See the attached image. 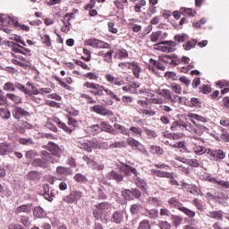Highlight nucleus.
Listing matches in <instances>:
<instances>
[{
	"instance_id": "nucleus-1",
	"label": "nucleus",
	"mask_w": 229,
	"mask_h": 229,
	"mask_svg": "<svg viewBox=\"0 0 229 229\" xmlns=\"http://www.w3.org/2000/svg\"><path fill=\"white\" fill-rule=\"evenodd\" d=\"M191 123L189 122H183L182 120L174 121L172 123V125L170 127L171 131H183L185 130L186 131H189L192 136V139L194 140H199L200 142H203V139H201V135L204 133H208V128L203 124L196 123L194 120H191Z\"/></svg>"
},
{
	"instance_id": "nucleus-2",
	"label": "nucleus",
	"mask_w": 229,
	"mask_h": 229,
	"mask_svg": "<svg viewBox=\"0 0 229 229\" xmlns=\"http://www.w3.org/2000/svg\"><path fill=\"white\" fill-rule=\"evenodd\" d=\"M83 87L85 89H89L90 94H93V96H98V98H103L105 96V93L111 98V99H114V101H121V98H118L112 89H108V88H106L103 85H100L99 83L96 82H90V81H86L83 83ZM104 91V92H103Z\"/></svg>"
},
{
	"instance_id": "nucleus-3",
	"label": "nucleus",
	"mask_w": 229,
	"mask_h": 229,
	"mask_svg": "<svg viewBox=\"0 0 229 229\" xmlns=\"http://www.w3.org/2000/svg\"><path fill=\"white\" fill-rule=\"evenodd\" d=\"M42 158H35L31 162L33 167H40L41 169H47L49 167V162L51 164H57L58 159L53 158V155L46 150L41 151Z\"/></svg>"
},
{
	"instance_id": "nucleus-4",
	"label": "nucleus",
	"mask_w": 229,
	"mask_h": 229,
	"mask_svg": "<svg viewBox=\"0 0 229 229\" xmlns=\"http://www.w3.org/2000/svg\"><path fill=\"white\" fill-rule=\"evenodd\" d=\"M168 207L170 208H176L177 210H180V212H182V214H185V216L191 219H192V217H196V212L183 207V204L180 202V199L175 197H172L168 199Z\"/></svg>"
},
{
	"instance_id": "nucleus-5",
	"label": "nucleus",
	"mask_w": 229,
	"mask_h": 229,
	"mask_svg": "<svg viewBox=\"0 0 229 229\" xmlns=\"http://www.w3.org/2000/svg\"><path fill=\"white\" fill-rule=\"evenodd\" d=\"M67 119H68L67 123L60 121V119L58 118L55 120V123L58 128H61V130H63L65 133H68V135H71V133H72V131H74L76 128H78L80 123H78V120H76V118H73L71 116L68 117Z\"/></svg>"
},
{
	"instance_id": "nucleus-6",
	"label": "nucleus",
	"mask_w": 229,
	"mask_h": 229,
	"mask_svg": "<svg viewBox=\"0 0 229 229\" xmlns=\"http://www.w3.org/2000/svg\"><path fill=\"white\" fill-rule=\"evenodd\" d=\"M176 42L174 41H161L154 45V49L162 51L163 53H174L176 51Z\"/></svg>"
},
{
	"instance_id": "nucleus-7",
	"label": "nucleus",
	"mask_w": 229,
	"mask_h": 229,
	"mask_svg": "<svg viewBox=\"0 0 229 229\" xmlns=\"http://www.w3.org/2000/svg\"><path fill=\"white\" fill-rule=\"evenodd\" d=\"M77 147L88 153H92V149L99 148V145L97 141L88 140H81L77 141Z\"/></svg>"
},
{
	"instance_id": "nucleus-8",
	"label": "nucleus",
	"mask_w": 229,
	"mask_h": 229,
	"mask_svg": "<svg viewBox=\"0 0 229 229\" xmlns=\"http://www.w3.org/2000/svg\"><path fill=\"white\" fill-rule=\"evenodd\" d=\"M82 198L83 193L79 190H74L72 191L69 195L64 196L63 200L68 205H72V203H78Z\"/></svg>"
},
{
	"instance_id": "nucleus-9",
	"label": "nucleus",
	"mask_w": 229,
	"mask_h": 229,
	"mask_svg": "<svg viewBox=\"0 0 229 229\" xmlns=\"http://www.w3.org/2000/svg\"><path fill=\"white\" fill-rule=\"evenodd\" d=\"M110 203L108 202H101L95 205L96 209L93 210V217L97 220L101 219L105 214V210H110Z\"/></svg>"
},
{
	"instance_id": "nucleus-10",
	"label": "nucleus",
	"mask_w": 229,
	"mask_h": 229,
	"mask_svg": "<svg viewBox=\"0 0 229 229\" xmlns=\"http://www.w3.org/2000/svg\"><path fill=\"white\" fill-rule=\"evenodd\" d=\"M105 80L109 85H112V87H123L126 83L124 80L120 77H115L112 73H106L105 75Z\"/></svg>"
},
{
	"instance_id": "nucleus-11",
	"label": "nucleus",
	"mask_w": 229,
	"mask_h": 229,
	"mask_svg": "<svg viewBox=\"0 0 229 229\" xmlns=\"http://www.w3.org/2000/svg\"><path fill=\"white\" fill-rule=\"evenodd\" d=\"M47 150L50 151L49 155H52V158H55L54 157H56L55 160L60 161V157H62V148L58 147L55 142H48L47 144Z\"/></svg>"
},
{
	"instance_id": "nucleus-12",
	"label": "nucleus",
	"mask_w": 229,
	"mask_h": 229,
	"mask_svg": "<svg viewBox=\"0 0 229 229\" xmlns=\"http://www.w3.org/2000/svg\"><path fill=\"white\" fill-rule=\"evenodd\" d=\"M91 112L98 114V115H104L107 117H112L114 115V111L103 106L102 105H95L91 107Z\"/></svg>"
},
{
	"instance_id": "nucleus-13",
	"label": "nucleus",
	"mask_w": 229,
	"mask_h": 229,
	"mask_svg": "<svg viewBox=\"0 0 229 229\" xmlns=\"http://www.w3.org/2000/svg\"><path fill=\"white\" fill-rule=\"evenodd\" d=\"M13 117L17 119V121H21L22 117H30L31 114H30L29 111L24 110V108L15 106L14 108L12 111Z\"/></svg>"
},
{
	"instance_id": "nucleus-14",
	"label": "nucleus",
	"mask_w": 229,
	"mask_h": 229,
	"mask_svg": "<svg viewBox=\"0 0 229 229\" xmlns=\"http://www.w3.org/2000/svg\"><path fill=\"white\" fill-rule=\"evenodd\" d=\"M126 143L131 149L134 151H140V153H144V145L140 143L139 140H135L133 137H129L126 140Z\"/></svg>"
},
{
	"instance_id": "nucleus-15",
	"label": "nucleus",
	"mask_w": 229,
	"mask_h": 229,
	"mask_svg": "<svg viewBox=\"0 0 229 229\" xmlns=\"http://www.w3.org/2000/svg\"><path fill=\"white\" fill-rule=\"evenodd\" d=\"M209 157L215 162H221L226 158V152L223 149L209 150Z\"/></svg>"
},
{
	"instance_id": "nucleus-16",
	"label": "nucleus",
	"mask_w": 229,
	"mask_h": 229,
	"mask_svg": "<svg viewBox=\"0 0 229 229\" xmlns=\"http://www.w3.org/2000/svg\"><path fill=\"white\" fill-rule=\"evenodd\" d=\"M120 171H122L125 176H131V174H134L135 178L139 176V172L135 169V167H132L130 165L123 164V165L120 166Z\"/></svg>"
},
{
	"instance_id": "nucleus-17",
	"label": "nucleus",
	"mask_w": 229,
	"mask_h": 229,
	"mask_svg": "<svg viewBox=\"0 0 229 229\" xmlns=\"http://www.w3.org/2000/svg\"><path fill=\"white\" fill-rule=\"evenodd\" d=\"M10 153H13V144L6 141L0 143V155L4 157Z\"/></svg>"
},
{
	"instance_id": "nucleus-18",
	"label": "nucleus",
	"mask_w": 229,
	"mask_h": 229,
	"mask_svg": "<svg viewBox=\"0 0 229 229\" xmlns=\"http://www.w3.org/2000/svg\"><path fill=\"white\" fill-rule=\"evenodd\" d=\"M157 94L161 96V98H164L165 101H168V103H176L174 98H173V93L167 89H158Z\"/></svg>"
},
{
	"instance_id": "nucleus-19",
	"label": "nucleus",
	"mask_w": 229,
	"mask_h": 229,
	"mask_svg": "<svg viewBox=\"0 0 229 229\" xmlns=\"http://www.w3.org/2000/svg\"><path fill=\"white\" fill-rule=\"evenodd\" d=\"M33 210V204L28 203V204H22L20 207H17L14 210V214H30V212Z\"/></svg>"
},
{
	"instance_id": "nucleus-20",
	"label": "nucleus",
	"mask_w": 229,
	"mask_h": 229,
	"mask_svg": "<svg viewBox=\"0 0 229 229\" xmlns=\"http://www.w3.org/2000/svg\"><path fill=\"white\" fill-rule=\"evenodd\" d=\"M106 178L107 180H114L117 183H121L124 180V175L115 170H112L106 174Z\"/></svg>"
},
{
	"instance_id": "nucleus-21",
	"label": "nucleus",
	"mask_w": 229,
	"mask_h": 229,
	"mask_svg": "<svg viewBox=\"0 0 229 229\" xmlns=\"http://www.w3.org/2000/svg\"><path fill=\"white\" fill-rule=\"evenodd\" d=\"M124 221V214L121 210L114 211L111 216V223L114 225H121Z\"/></svg>"
},
{
	"instance_id": "nucleus-22",
	"label": "nucleus",
	"mask_w": 229,
	"mask_h": 229,
	"mask_svg": "<svg viewBox=\"0 0 229 229\" xmlns=\"http://www.w3.org/2000/svg\"><path fill=\"white\" fill-rule=\"evenodd\" d=\"M100 131H106V133H111V135H117V131H115V129L112 127L108 123L106 122H100Z\"/></svg>"
},
{
	"instance_id": "nucleus-23",
	"label": "nucleus",
	"mask_w": 229,
	"mask_h": 229,
	"mask_svg": "<svg viewBox=\"0 0 229 229\" xmlns=\"http://www.w3.org/2000/svg\"><path fill=\"white\" fill-rule=\"evenodd\" d=\"M130 70L132 71L133 76H135V78H140V72H142V68H140L139 63L135 61L131 62Z\"/></svg>"
},
{
	"instance_id": "nucleus-24",
	"label": "nucleus",
	"mask_w": 229,
	"mask_h": 229,
	"mask_svg": "<svg viewBox=\"0 0 229 229\" xmlns=\"http://www.w3.org/2000/svg\"><path fill=\"white\" fill-rule=\"evenodd\" d=\"M57 174L61 176H71L74 173L72 172V169L71 167H65V166H57L56 171Z\"/></svg>"
},
{
	"instance_id": "nucleus-25",
	"label": "nucleus",
	"mask_w": 229,
	"mask_h": 229,
	"mask_svg": "<svg viewBox=\"0 0 229 229\" xmlns=\"http://www.w3.org/2000/svg\"><path fill=\"white\" fill-rule=\"evenodd\" d=\"M165 38V33L161 30H157L156 32H152L150 35V42H158V40H164Z\"/></svg>"
},
{
	"instance_id": "nucleus-26",
	"label": "nucleus",
	"mask_w": 229,
	"mask_h": 229,
	"mask_svg": "<svg viewBox=\"0 0 229 229\" xmlns=\"http://www.w3.org/2000/svg\"><path fill=\"white\" fill-rule=\"evenodd\" d=\"M135 185H137L140 191H142L143 192H146V191H148V183L146 182V181L140 177H136L135 181H134Z\"/></svg>"
},
{
	"instance_id": "nucleus-27",
	"label": "nucleus",
	"mask_w": 229,
	"mask_h": 229,
	"mask_svg": "<svg viewBox=\"0 0 229 229\" xmlns=\"http://www.w3.org/2000/svg\"><path fill=\"white\" fill-rule=\"evenodd\" d=\"M151 173L154 176H157V178H167L171 177V173L170 172H165L162 170H157V169H152Z\"/></svg>"
},
{
	"instance_id": "nucleus-28",
	"label": "nucleus",
	"mask_w": 229,
	"mask_h": 229,
	"mask_svg": "<svg viewBox=\"0 0 229 229\" xmlns=\"http://www.w3.org/2000/svg\"><path fill=\"white\" fill-rule=\"evenodd\" d=\"M128 50L124 48L118 49L114 53V58H118V60H124L125 58H128Z\"/></svg>"
},
{
	"instance_id": "nucleus-29",
	"label": "nucleus",
	"mask_w": 229,
	"mask_h": 229,
	"mask_svg": "<svg viewBox=\"0 0 229 229\" xmlns=\"http://www.w3.org/2000/svg\"><path fill=\"white\" fill-rule=\"evenodd\" d=\"M166 146H170V148H176L177 149H186L187 146H185V141H178L176 143H171L169 140L165 141Z\"/></svg>"
},
{
	"instance_id": "nucleus-30",
	"label": "nucleus",
	"mask_w": 229,
	"mask_h": 229,
	"mask_svg": "<svg viewBox=\"0 0 229 229\" xmlns=\"http://www.w3.org/2000/svg\"><path fill=\"white\" fill-rule=\"evenodd\" d=\"M188 119H191V122L192 121H200V123H207V118L194 113H188L187 114Z\"/></svg>"
},
{
	"instance_id": "nucleus-31",
	"label": "nucleus",
	"mask_w": 229,
	"mask_h": 229,
	"mask_svg": "<svg viewBox=\"0 0 229 229\" xmlns=\"http://www.w3.org/2000/svg\"><path fill=\"white\" fill-rule=\"evenodd\" d=\"M19 47H21V49H23V51H26V53H31V50L30 49V48H26V47H22V46H20L19 44H17V43H14L13 44V49H12V51L13 52V53H21V55H26V53H24L22 50H21V48H19Z\"/></svg>"
},
{
	"instance_id": "nucleus-32",
	"label": "nucleus",
	"mask_w": 229,
	"mask_h": 229,
	"mask_svg": "<svg viewBox=\"0 0 229 229\" xmlns=\"http://www.w3.org/2000/svg\"><path fill=\"white\" fill-rule=\"evenodd\" d=\"M6 98H8V99L13 101V103H14L15 105L22 104V98L20 96L15 95L13 93H7Z\"/></svg>"
},
{
	"instance_id": "nucleus-33",
	"label": "nucleus",
	"mask_w": 229,
	"mask_h": 229,
	"mask_svg": "<svg viewBox=\"0 0 229 229\" xmlns=\"http://www.w3.org/2000/svg\"><path fill=\"white\" fill-rule=\"evenodd\" d=\"M196 44H198V40L190 39L182 45L183 50L184 51H191V49H194V47H196Z\"/></svg>"
},
{
	"instance_id": "nucleus-34",
	"label": "nucleus",
	"mask_w": 229,
	"mask_h": 229,
	"mask_svg": "<svg viewBox=\"0 0 229 229\" xmlns=\"http://www.w3.org/2000/svg\"><path fill=\"white\" fill-rule=\"evenodd\" d=\"M111 47L110 44L99 39H97L95 43V49H111Z\"/></svg>"
},
{
	"instance_id": "nucleus-35",
	"label": "nucleus",
	"mask_w": 229,
	"mask_h": 229,
	"mask_svg": "<svg viewBox=\"0 0 229 229\" xmlns=\"http://www.w3.org/2000/svg\"><path fill=\"white\" fill-rule=\"evenodd\" d=\"M144 208H142V205L136 203V204H132L130 208V212L132 216H137V214H139V212H142Z\"/></svg>"
},
{
	"instance_id": "nucleus-36",
	"label": "nucleus",
	"mask_w": 229,
	"mask_h": 229,
	"mask_svg": "<svg viewBox=\"0 0 229 229\" xmlns=\"http://www.w3.org/2000/svg\"><path fill=\"white\" fill-rule=\"evenodd\" d=\"M7 24H13V26H20L21 30L23 31H30V26L28 25H19V22L17 21L13 20V18H7Z\"/></svg>"
},
{
	"instance_id": "nucleus-37",
	"label": "nucleus",
	"mask_w": 229,
	"mask_h": 229,
	"mask_svg": "<svg viewBox=\"0 0 229 229\" xmlns=\"http://www.w3.org/2000/svg\"><path fill=\"white\" fill-rule=\"evenodd\" d=\"M33 216L37 217V219H42V217H46V213L41 207H36L33 211Z\"/></svg>"
},
{
	"instance_id": "nucleus-38",
	"label": "nucleus",
	"mask_w": 229,
	"mask_h": 229,
	"mask_svg": "<svg viewBox=\"0 0 229 229\" xmlns=\"http://www.w3.org/2000/svg\"><path fill=\"white\" fill-rule=\"evenodd\" d=\"M181 12L182 15H185L186 17H194L196 15V10L192 8H181Z\"/></svg>"
},
{
	"instance_id": "nucleus-39",
	"label": "nucleus",
	"mask_w": 229,
	"mask_h": 229,
	"mask_svg": "<svg viewBox=\"0 0 229 229\" xmlns=\"http://www.w3.org/2000/svg\"><path fill=\"white\" fill-rule=\"evenodd\" d=\"M65 21L62 20V22L64 23V26H68V28H71V21L74 19V13H67L64 15Z\"/></svg>"
},
{
	"instance_id": "nucleus-40",
	"label": "nucleus",
	"mask_w": 229,
	"mask_h": 229,
	"mask_svg": "<svg viewBox=\"0 0 229 229\" xmlns=\"http://www.w3.org/2000/svg\"><path fill=\"white\" fill-rule=\"evenodd\" d=\"M209 217L211 219H217V221H223V211L209 212Z\"/></svg>"
},
{
	"instance_id": "nucleus-41",
	"label": "nucleus",
	"mask_w": 229,
	"mask_h": 229,
	"mask_svg": "<svg viewBox=\"0 0 229 229\" xmlns=\"http://www.w3.org/2000/svg\"><path fill=\"white\" fill-rule=\"evenodd\" d=\"M0 117H2V119H10V117H12V113L6 107H0Z\"/></svg>"
},
{
	"instance_id": "nucleus-42",
	"label": "nucleus",
	"mask_w": 229,
	"mask_h": 229,
	"mask_svg": "<svg viewBox=\"0 0 229 229\" xmlns=\"http://www.w3.org/2000/svg\"><path fill=\"white\" fill-rule=\"evenodd\" d=\"M114 128L116 130H119L120 133H122V135H127L128 137H130V131L128 130V128H126L119 123H114Z\"/></svg>"
},
{
	"instance_id": "nucleus-43",
	"label": "nucleus",
	"mask_w": 229,
	"mask_h": 229,
	"mask_svg": "<svg viewBox=\"0 0 229 229\" xmlns=\"http://www.w3.org/2000/svg\"><path fill=\"white\" fill-rule=\"evenodd\" d=\"M67 114L65 115L66 119H69V117H78L80 115V111L72 109V108H67L66 109Z\"/></svg>"
},
{
	"instance_id": "nucleus-44",
	"label": "nucleus",
	"mask_w": 229,
	"mask_h": 229,
	"mask_svg": "<svg viewBox=\"0 0 229 229\" xmlns=\"http://www.w3.org/2000/svg\"><path fill=\"white\" fill-rule=\"evenodd\" d=\"M122 196L126 201H133V197L131 194V190H123L122 191Z\"/></svg>"
},
{
	"instance_id": "nucleus-45",
	"label": "nucleus",
	"mask_w": 229,
	"mask_h": 229,
	"mask_svg": "<svg viewBox=\"0 0 229 229\" xmlns=\"http://www.w3.org/2000/svg\"><path fill=\"white\" fill-rule=\"evenodd\" d=\"M149 64L151 65H154V67H157L159 71H165V66L162 64V63L155 60V59H149Z\"/></svg>"
},
{
	"instance_id": "nucleus-46",
	"label": "nucleus",
	"mask_w": 229,
	"mask_h": 229,
	"mask_svg": "<svg viewBox=\"0 0 229 229\" xmlns=\"http://www.w3.org/2000/svg\"><path fill=\"white\" fill-rule=\"evenodd\" d=\"M175 228H178V226H180V225L182 223L183 218L180 216H176V215H172L171 217Z\"/></svg>"
},
{
	"instance_id": "nucleus-47",
	"label": "nucleus",
	"mask_w": 229,
	"mask_h": 229,
	"mask_svg": "<svg viewBox=\"0 0 229 229\" xmlns=\"http://www.w3.org/2000/svg\"><path fill=\"white\" fill-rule=\"evenodd\" d=\"M150 153H153L154 155H164V148L159 146L152 145L150 147Z\"/></svg>"
},
{
	"instance_id": "nucleus-48",
	"label": "nucleus",
	"mask_w": 229,
	"mask_h": 229,
	"mask_svg": "<svg viewBox=\"0 0 229 229\" xmlns=\"http://www.w3.org/2000/svg\"><path fill=\"white\" fill-rule=\"evenodd\" d=\"M73 180L77 182V183H85V182H88L87 176L81 174H76L73 177Z\"/></svg>"
},
{
	"instance_id": "nucleus-49",
	"label": "nucleus",
	"mask_w": 229,
	"mask_h": 229,
	"mask_svg": "<svg viewBox=\"0 0 229 229\" xmlns=\"http://www.w3.org/2000/svg\"><path fill=\"white\" fill-rule=\"evenodd\" d=\"M113 55H114V49H110L109 51L105 53L103 60L106 64H112V56H113Z\"/></svg>"
},
{
	"instance_id": "nucleus-50",
	"label": "nucleus",
	"mask_w": 229,
	"mask_h": 229,
	"mask_svg": "<svg viewBox=\"0 0 229 229\" xmlns=\"http://www.w3.org/2000/svg\"><path fill=\"white\" fill-rule=\"evenodd\" d=\"M165 80H172L173 81H177L178 75L174 72H165Z\"/></svg>"
},
{
	"instance_id": "nucleus-51",
	"label": "nucleus",
	"mask_w": 229,
	"mask_h": 229,
	"mask_svg": "<svg viewBox=\"0 0 229 229\" xmlns=\"http://www.w3.org/2000/svg\"><path fill=\"white\" fill-rule=\"evenodd\" d=\"M170 88L175 94H182V86L176 82L170 84Z\"/></svg>"
},
{
	"instance_id": "nucleus-52",
	"label": "nucleus",
	"mask_w": 229,
	"mask_h": 229,
	"mask_svg": "<svg viewBox=\"0 0 229 229\" xmlns=\"http://www.w3.org/2000/svg\"><path fill=\"white\" fill-rule=\"evenodd\" d=\"M191 203H192V205H194V207H196L197 210L203 212V209H204L203 203L201 202V200L199 199H194L191 201Z\"/></svg>"
},
{
	"instance_id": "nucleus-53",
	"label": "nucleus",
	"mask_w": 229,
	"mask_h": 229,
	"mask_svg": "<svg viewBox=\"0 0 229 229\" xmlns=\"http://www.w3.org/2000/svg\"><path fill=\"white\" fill-rule=\"evenodd\" d=\"M19 142L22 146H31V145L35 144V142L33 141V139H31V138H29V139H27V138H21L19 140Z\"/></svg>"
},
{
	"instance_id": "nucleus-54",
	"label": "nucleus",
	"mask_w": 229,
	"mask_h": 229,
	"mask_svg": "<svg viewBox=\"0 0 229 229\" xmlns=\"http://www.w3.org/2000/svg\"><path fill=\"white\" fill-rule=\"evenodd\" d=\"M15 88L18 89V90H21V92H23V94H31V90L26 89L21 83L15 82Z\"/></svg>"
},
{
	"instance_id": "nucleus-55",
	"label": "nucleus",
	"mask_w": 229,
	"mask_h": 229,
	"mask_svg": "<svg viewBox=\"0 0 229 229\" xmlns=\"http://www.w3.org/2000/svg\"><path fill=\"white\" fill-rule=\"evenodd\" d=\"M193 151H194L195 155H204V153L207 152V148H205L203 146H195L193 148Z\"/></svg>"
},
{
	"instance_id": "nucleus-56",
	"label": "nucleus",
	"mask_w": 229,
	"mask_h": 229,
	"mask_svg": "<svg viewBox=\"0 0 229 229\" xmlns=\"http://www.w3.org/2000/svg\"><path fill=\"white\" fill-rule=\"evenodd\" d=\"M138 229H151V224L149 223V220H142L140 223Z\"/></svg>"
},
{
	"instance_id": "nucleus-57",
	"label": "nucleus",
	"mask_w": 229,
	"mask_h": 229,
	"mask_svg": "<svg viewBox=\"0 0 229 229\" xmlns=\"http://www.w3.org/2000/svg\"><path fill=\"white\" fill-rule=\"evenodd\" d=\"M109 148H111V149H115L117 148H126V141H115L112 143Z\"/></svg>"
},
{
	"instance_id": "nucleus-58",
	"label": "nucleus",
	"mask_w": 229,
	"mask_h": 229,
	"mask_svg": "<svg viewBox=\"0 0 229 229\" xmlns=\"http://www.w3.org/2000/svg\"><path fill=\"white\" fill-rule=\"evenodd\" d=\"M42 43L47 46V47H51V37H49L48 34H45L43 37H41Z\"/></svg>"
},
{
	"instance_id": "nucleus-59",
	"label": "nucleus",
	"mask_w": 229,
	"mask_h": 229,
	"mask_svg": "<svg viewBox=\"0 0 229 229\" xmlns=\"http://www.w3.org/2000/svg\"><path fill=\"white\" fill-rule=\"evenodd\" d=\"M179 173H181V174H185L186 176H189V174H191V168H189V166H183V165H179L177 166Z\"/></svg>"
},
{
	"instance_id": "nucleus-60",
	"label": "nucleus",
	"mask_w": 229,
	"mask_h": 229,
	"mask_svg": "<svg viewBox=\"0 0 229 229\" xmlns=\"http://www.w3.org/2000/svg\"><path fill=\"white\" fill-rule=\"evenodd\" d=\"M4 90H6V92H15V84L12 82L4 83Z\"/></svg>"
},
{
	"instance_id": "nucleus-61",
	"label": "nucleus",
	"mask_w": 229,
	"mask_h": 229,
	"mask_svg": "<svg viewBox=\"0 0 229 229\" xmlns=\"http://www.w3.org/2000/svg\"><path fill=\"white\" fill-rule=\"evenodd\" d=\"M129 130L130 131H132V133H134V135L137 137H142V129L140 127L131 126Z\"/></svg>"
},
{
	"instance_id": "nucleus-62",
	"label": "nucleus",
	"mask_w": 229,
	"mask_h": 229,
	"mask_svg": "<svg viewBox=\"0 0 229 229\" xmlns=\"http://www.w3.org/2000/svg\"><path fill=\"white\" fill-rule=\"evenodd\" d=\"M35 157H38L37 150H29L25 153V157H27L29 160L35 158Z\"/></svg>"
},
{
	"instance_id": "nucleus-63",
	"label": "nucleus",
	"mask_w": 229,
	"mask_h": 229,
	"mask_svg": "<svg viewBox=\"0 0 229 229\" xmlns=\"http://www.w3.org/2000/svg\"><path fill=\"white\" fill-rule=\"evenodd\" d=\"M201 108V100L199 98H191V107Z\"/></svg>"
},
{
	"instance_id": "nucleus-64",
	"label": "nucleus",
	"mask_w": 229,
	"mask_h": 229,
	"mask_svg": "<svg viewBox=\"0 0 229 229\" xmlns=\"http://www.w3.org/2000/svg\"><path fill=\"white\" fill-rule=\"evenodd\" d=\"M158 227L160 229H171L172 228L171 224L167 221H160L158 223Z\"/></svg>"
}]
</instances>
